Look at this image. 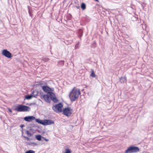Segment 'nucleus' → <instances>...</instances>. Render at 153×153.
Returning <instances> with one entry per match:
<instances>
[{
    "label": "nucleus",
    "instance_id": "1",
    "mask_svg": "<svg viewBox=\"0 0 153 153\" xmlns=\"http://www.w3.org/2000/svg\"><path fill=\"white\" fill-rule=\"evenodd\" d=\"M80 94V90L74 87L71 91L70 93L69 97L71 101H74L79 97Z\"/></svg>",
    "mask_w": 153,
    "mask_h": 153
},
{
    "label": "nucleus",
    "instance_id": "2",
    "mask_svg": "<svg viewBox=\"0 0 153 153\" xmlns=\"http://www.w3.org/2000/svg\"><path fill=\"white\" fill-rule=\"evenodd\" d=\"M14 110L18 112H28L30 110V108L29 106L19 104L16 106Z\"/></svg>",
    "mask_w": 153,
    "mask_h": 153
},
{
    "label": "nucleus",
    "instance_id": "3",
    "mask_svg": "<svg viewBox=\"0 0 153 153\" xmlns=\"http://www.w3.org/2000/svg\"><path fill=\"white\" fill-rule=\"evenodd\" d=\"M139 151V148L133 146H131L125 151V153H137Z\"/></svg>",
    "mask_w": 153,
    "mask_h": 153
},
{
    "label": "nucleus",
    "instance_id": "4",
    "mask_svg": "<svg viewBox=\"0 0 153 153\" xmlns=\"http://www.w3.org/2000/svg\"><path fill=\"white\" fill-rule=\"evenodd\" d=\"M63 107L62 103L59 102L55 105L53 106L52 109L54 111L57 113L61 112H62V108Z\"/></svg>",
    "mask_w": 153,
    "mask_h": 153
},
{
    "label": "nucleus",
    "instance_id": "5",
    "mask_svg": "<svg viewBox=\"0 0 153 153\" xmlns=\"http://www.w3.org/2000/svg\"><path fill=\"white\" fill-rule=\"evenodd\" d=\"M48 94L49 96V97L51 100L53 101L54 102H58L59 100L56 97L55 94L52 92H48Z\"/></svg>",
    "mask_w": 153,
    "mask_h": 153
},
{
    "label": "nucleus",
    "instance_id": "6",
    "mask_svg": "<svg viewBox=\"0 0 153 153\" xmlns=\"http://www.w3.org/2000/svg\"><path fill=\"white\" fill-rule=\"evenodd\" d=\"M72 109L69 107L65 108L63 110V114L67 116H69L72 114Z\"/></svg>",
    "mask_w": 153,
    "mask_h": 153
},
{
    "label": "nucleus",
    "instance_id": "7",
    "mask_svg": "<svg viewBox=\"0 0 153 153\" xmlns=\"http://www.w3.org/2000/svg\"><path fill=\"white\" fill-rule=\"evenodd\" d=\"M2 55L8 58L12 57V54L7 49H4L2 51Z\"/></svg>",
    "mask_w": 153,
    "mask_h": 153
},
{
    "label": "nucleus",
    "instance_id": "8",
    "mask_svg": "<svg viewBox=\"0 0 153 153\" xmlns=\"http://www.w3.org/2000/svg\"><path fill=\"white\" fill-rule=\"evenodd\" d=\"M40 98L41 99H44L45 101L49 103H50L51 101L50 99L49 96L48 94H44L40 96Z\"/></svg>",
    "mask_w": 153,
    "mask_h": 153
},
{
    "label": "nucleus",
    "instance_id": "9",
    "mask_svg": "<svg viewBox=\"0 0 153 153\" xmlns=\"http://www.w3.org/2000/svg\"><path fill=\"white\" fill-rule=\"evenodd\" d=\"M54 124V122L51 120L45 119L44 120L43 126L50 125Z\"/></svg>",
    "mask_w": 153,
    "mask_h": 153
},
{
    "label": "nucleus",
    "instance_id": "10",
    "mask_svg": "<svg viewBox=\"0 0 153 153\" xmlns=\"http://www.w3.org/2000/svg\"><path fill=\"white\" fill-rule=\"evenodd\" d=\"M24 119L25 121L30 122L34 120L35 119V118L34 116H28L25 117Z\"/></svg>",
    "mask_w": 153,
    "mask_h": 153
},
{
    "label": "nucleus",
    "instance_id": "11",
    "mask_svg": "<svg viewBox=\"0 0 153 153\" xmlns=\"http://www.w3.org/2000/svg\"><path fill=\"white\" fill-rule=\"evenodd\" d=\"M42 88L44 91L46 93H47L48 94V92H49V90H50L51 88L49 87L47 85H44L42 86Z\"/></svg>",
    "mask_w": 153,
    "mask_h": 153
},
{
    "label": "nucleus",
    "instance_id": "12",
    "mask_svg": "<svg viewBox=\"0 0 153 153\" xmlns=\"http://www.w3.org/2000/svg\"><path fill=\"white\" fill-rule=\"evenodd\" d=\"M120 82L121 83H126L127 82V79L126 76L123 77H121L120 78Z\"/></svg>",
    "mask_w": 153,
    "mask_h": 153
},
{
    "label": "nucleus",
    "instance_id": "13",
    "mask_svg": "<svg viewBox=\"0 0 153 153\" xmlns=\"http://www.w3.org/2000/svg\"><path fill=\"white\" fill-rule=\"evenodd\" d=\"M35 119L37 123H38L41 124L42 125H44V120H42L39 119Z\"/></svg>",
    "mask_w": 153,
    "mask_h": 153
},
{
    "label": "nucleus",
    "instance_id": "14",
    "mask_svg": "<svg viewBox=\"0 0 153 153\" xmlns=\"http://www.w3.org/2000/svg\"><path fill=\"white\" fill-rule=\"evenodd\" d=\"M43 137L40 134L37 135L35 136L36 139L38 141H41L42 138H43Z\"/></svg>",
    "mask_w": 153,
    "mask_h": 153
},
{
    "label": "nucleus",
    "instance_id": "15",
    "mask_svg": "<svg viewBox=\"0 0 153 153\" xmlns=\"http://www.w3.org/2000/svg\"><path fill=\"white\" fill-rule=\"evenodd\" d=\"M33 97V95L32 94L27 95L25 96V98L27 100H30Z\"/></svg>",
    "mask_w": 153,
    "mask_h": 153
},
{
    "label": "nucleus",
    "instance_id": "16",
    "mask_svg": "<svg viewBox=\"0 0 153 153\" xmlns=\"http://www.w3.org/2000/svg\"><path fill=\"white\" fill-rule=\"evenodd\" d=\"M81 7L83 10H85L86 7V5L85 3L84 2L82 3L81 5Z\"/></svg>",
    "mask_w": 153,
    "mask_h": 153
},
{
    "label": "nucleus",
    "instance_id": "17",
    "mask_svg": "<svg viewBox=\"0 0 153 153\" xmlns=\"http://www.w3.org/2000/svg\"><path fill=\"white\" fill-rule=\"evenodd\" d=\"M79 35L80 37H81L83 34V31L81 29H79L78 32Z\"/></svg>",
    "mask_w": 153,
    "mask_h": 153
},
{
    "label": "nucleus",
    "instance_id": "18",
    "mask_svg": "<svg viewBox=\"0 0 153 153\" xmlns=\"http://www.w3.org/2000/svg\"><path fill=\"white\" fill-rule=\"evenodd\" d=\"M25 133L27 134L28 136L30 137L32 135V134L29 131H26Z\"/></svg>",
    "mask_w": 153,
    "mask_h": 153
},
{
    "label": "nucleus",
    "instance_id": "19",
    "mask_svg": "<svg viewBox=\"0 0 153 153\" xmlns=\"http://www.w3.org/2000/svg\"><path fill=\"white\" fill-rule=\"evenodd\" d=\"M27 145L29 146H35L36 145V144L34 142H28L27 143Z\"/></svg>",
    "mask_w": 153,
    "mask_h": 153
},
{
    "label": "nucleus",
    "instance_id": "20",
    "mask_svg": "<svg viewBox=\"0 0 153 153\" xmlns=\"http://www.w3.org/2000/svg\"><path fill=\"white\" fill-rule=\"evenodd\" d=\"M90 76L93 77H95L96 76V75L94 73L93 70H92L91 73L90 75Z\"/></svg>",
    "mask_w": 153,
    "mask_h": 153
},
{
    "label": "nucleus",
    "instance_id": "21",
    "mask_svg": "<svg viewBox=\"0 0 153 153\" xmlns=\"http://www.w3.org/2000/svg\"><path fill=\"white\" fill-rule=\"evenodd\" d=\"M71 150L68 148L66 149L65 150L64 153H71Z\"/></svg>",
    "mask_w": 153,
    "mask_h": 153
},
{
    "label": "nucleus",
    "instance_id": "22",
    "mask_svg": "<svg viewBox=\"0 0 153 153\" xmlns=\"http://www.w3.org/2000/svg\"><path fill=\"white\" fill-rule=\"evenodd\" d=\"M35 151L32 150H29L26 151L25 153H35Z\"/></svg>",
    "mask_w": 153,
    "mask_h": 153
},
{
    "label": "nucleus",
    "instance_id": "23",
    "mask_svg": "<svg viewBox=\"0 0 153 153\" xmlns=\"http://www.w3.org/2000/svg\"><path fill=\"white\" fill-rule=\"evenodd\" d=\"M27 7H28V13H29V16L31 17H32L33 14H32V13H31V12L30 10V7L29 6H28Z\"/></svg>",
    "mask_w": 153,
    "mask_h": 153
},
{
    "label": "nucleus",
    "instance_id": "24",
    "mask_svg": "<svg viewBox=\"0 0 153 153\" xmlns=\"http://www.w3.org/2000/svg\"><path fill=\"white\" fill-rule=\"evenodd\" d=\"M96 43L94 42L91 44V47L92 48H94L96 47Z\"/></svg>",
    "mask_w": 153,
    "mask_h": 153
},
{
    "label": "nucleus",
    "instance_id": "25",
    "mask_svg": "<svg viewBox=\"0 0 153 153\" xmlns=\"http://www.w3.org/2000/svg\"><path fill=\"white\" fill-rule=\"evenodd\" d=\"M39 93V92L37 91V92H36L34 93L33 95V97H36V96L38 95V94Z\"/></svg>",
    "mask_w": 153,
    "mask_h": 153
},
{
    "label": "nucleus",
    "instance_id": "26",
    "mask_svg": "<svg viewBox=\"0 0 153 153\" xmlns=\"http://www.w3.org/2000/svg\"><path fill=\"white\" fill-rule=\"evenodd\" d=\"M43 60L45 61V62H47L48 61V60H49V59L48 58H44L43 59Z\"/></svg>",
    "mask_w": 153,
    "mask_h": 153
},
{
    "label": "nucleus",
    "instance_id": "27",
    "mask_svg": "<svg viewBox=\"0 0 153 153\" xmlns=\"http://www.w3.org/2000/svg\"><path fill=\"white\" fill-rule=\"evenodd\" d=\"M79 42H78L77 44H76L75 46V48L76 49H77L79 48L78 45H79Z\"/></svg>",
    "mask_w": 153,
    "mask_h": 153
},
{
    "label": "nucleus",
    "instance_id": "28",
    "mask_svg": "<svg viewBox=\"0 0 153 153\" xmlns=\"http://www.w3.org/2000/svg\"><path fill=\"white\" fill-rule=\"evenodd\" d=\"M64 61H60L59 63V64H60L61 65H64Z\"/></svg>",
    "mask_w": 153,
    "mask_h": 153
},
{
    "label": "nucleus",
    "instance_id": "29",
    "mask_svg": "<svg viewBox=\"0 0 153 153\" xmlns=\"http://www.w3.org/2000/svg\"><path fill=\"white\" fill-rule=\"evenodd\" d=\"M23 137L25 139H26L27 140H28V141H29L30 140H31V139L30 138H29V137H26V136H23Z\"/></svg>",
    "mask_w": 153,
    "mask_h": 153
},
{
    "label": "nucleus",
    "instance_id": "30",
    "mask_svg": "<svg viewBox=\"0 0 153 153\" xmlns=\"http://www.w3.org/2000/svg\"><path fill=\"white\" fill-rule=\"evenodd\" d=\"M36 92H37V90H33L30 94L33 95Z\"/></svg>",
    "mask_w": 153,
    "mask_h": 153
},
{
    "label": "nucleus",
    "instance_id": "31",
    "mask_svg": "<svg viewBox=\"0 0 153 153\" xmlns=\"http://www.w3.org/2000/svg\"><path fill=\"white\" fill-rule=\"evenodd\" d=\"M43 139H44L45 141H49V139H46L44 137H43Z\"/></svg>",
    "mask_w": 153,
    "mask_h": 153
},
{
    "label": "nucleus",
    "instance_id": "32",
    "mask_svg": "<svg viewBox=\"0 0 153 153\" xmlns=\"http://www.w3.org/2000/svg\"><path fill=\"white\" fill-rule=\"evenodd\" d=\"M53 91V89L51 88L50 90H49V92H52Z\"/></svg>",
    "mask_w": 153,
    "mask_h": 153
},
{
    "label": "nucleus",
    "instance_id": "33",
    "mask_svg": "<svg viewBox=\"0 0 153 153\" xmlns=\"http://www.w3.org/2000/svg\"><path fill=\"white\" fill-rule=\"evenodd\" d=\"M8 110L10 112L12 113V110L11 109L9 108L8 109Z\"/></svg>",
    "mask_w": 153,
    "mask_h": 153
},
{
    "label": "nucleus",
    "instance_id": "34",
    "mask_svg": "<svg viewBox=\"0 0 153 153\" xmlns=\"http://www.w3.org/2000/svg\"><path fill=\"white\" fill-rule=\"evenodd\" d=\"M75 7L78 9L80 8V6L79 5L76 6Z\"/></svg>",
    "mask_w": 153,
    "mask_h": 153
},
{
    "label": "nucleus",
    "instance_id": "35",
    "mask_svg": "<svg viewBox=\"0 0 153 153\" xmlns=\"http://www.w3.org/2000/svg\"><path fill=\"white\" fill-rule=\"evenodd\" d=\"M24 126H25V125L24 124H22L20 126L21 128H22L23 127H24Z\"/></svg>",
    "mask_w": 153,
    "mask_h": 153
},
{
    "label": "nucleus",
    "instance_id": "36",
    "mask_svg": "<svg viewBox=\"0 0 153 153\" xmlns=\"http://www.w3.org/2000/svg\"><path fill=\"white\" fill-rule=\"evenodd\" d=\"M31 104L33 105H35L36 104V103L35 102L32 103H31Z\"/></svg>",
    "mask_w": 153,
    "mask_h": 153
},
{
    "label": "nucleus",
    "instance_id": "37",
    "mask_svg": "<svg viewBox=\"0 0 153 153\" xmlns=\"http://www.w3.org/2000/svg\"><path fill=\"white\" fill-rule=\"evenodd\" d=\"M94 0L97 2H99V0Z\"/></svg>",
    "mask_w": 153,
    "mask_h": 153
},
{
    "label": "nucleus",
    "instance_id": "38",
    "mask_svg": "<svg viewBox=\"0 0 153 153\" xmlns=\"http://www.w3.org/2000/svg\"><path fill=\"white\" fill-rule=\"evenodd\" d=\"M27 105H28L30 106L31 105H32V104H31V103H30V104H28L27 103Z\"/></svg>",
    "mask_w": 153,
    "mask_h": 153
},
{
    "label": "nucleus",
    "instance_id": "39",
    "mask_svg": "<svg viewBox=\"0 0 153 153\" xmlns=\"http://www.w3.org/2000/svg\"><path fill=\"white\" fill-rule=\"evenodd\" d=\"M38 100H39V101H41V102H42V101L40 99H39Z\"/></svg>",
    "mask_w": 153,
    "mask_h": 153
},
{
    "label": "nucleus",
    "instance_id": "40",
    "mask_svg": "<svg viewBox=\"0 0 153 153\" xmlns=\"http://www.w3.org/2000/svg\"><path fill=\"white\" fill-rule=\"evenodd\" d=\"M42 84V83H39V85H41V84Z\"/></svg>",
    "mask_w": 153,
    "mask_h": 153
},
{
    "label": "nucleus",
    "instance_id": "41",
    "mask_svg": "<svg viewBox=\"0 0 153 153\" xmlns=\"http://www.w3.org/2000/svg\"><path fill=\"white\" fill-rule=\"evenodd\" d=\"M22 134H23V130H22Z\"/></svg>",
    "mask_w": 153,
    "mask_h": 153
}]
</instances>
